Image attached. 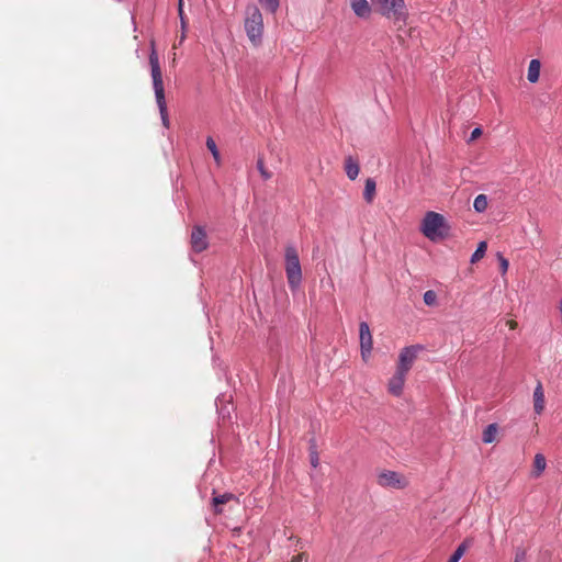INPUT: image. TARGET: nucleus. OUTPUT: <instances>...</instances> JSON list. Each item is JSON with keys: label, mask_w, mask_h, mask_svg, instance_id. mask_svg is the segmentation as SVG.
Returning <instances> with one entry per match:
<instances>
[{"label": "nucleus", "mask_w": 562, "mask_h": 562, "mask_svg": "<svg viewBox=\"0 0 562 562\" xmlns=\"http://www.w3.org/2000/svg\"><path fill=\"white\" fill-rule=\"evenodd\" d=\"M151 50L149 54L150 75L153 79V88L155 92L156 102L159 109L161 121L165 127H169V117L167 103L165 98V88L162 80V71L159 65V57L155 48V42L150 43Z\"/></svg>", "instance_id": "1"}, {"label": "nucleus", "mask_w": 562, "mask_h": 562, "mask_svg": "<svg viewBox=\"0 0 562 562\" xmlns=\"http://www.w3.org/2000/svg\"><path fill=\"white\" fill-rule=\"evenodd\" d=\"M244 26L250 43L254 46H260L263 36V18L257 5L246 7Z\"/></svg>", "instance_id": "2"}, {"label": "nucleus", "mask_w": 562, "mask_h": 562, "mask_svg": "<svg viewBox=\"0 0 562 562\" xmlns=\"http://www.w3.org/2000/svg\"><path fill=\"white\" fill-rule=\"evenodd\" d=\"M284 261V269L289 286L292 290H295L301 284L303 278L299 252L295 246L290 244L285 246Z\"/></svg>", "instance_id": "3"}, {"label": "nucleus", "mask_w": 562, "mask_h": 562, "mask_svg": "<svg viewBox=\"0 0 562 562\" xmlns=\"http://www.w3.org/2000/svg\"><path fill=\"white\" fill-rule=\"evenodd\" d=\"M422 233L430 240L442 238L447 235L449 226L443 215L429 211L422 222Z\"/></svg>", "instance_id": "4"}, {"label": "nucleus", "mask_w": 562, "mask_h": 562, "mask_svg": "<svg viewBox=\"0 0 562 562\" xmlns=\"http://www.w3.org/2000/svg\"><path fill=\"white\" fill-rule=\"evenodd\" d=\"M382 15L395 21H404L406 9L404 0H375Z\"/></svg>", "instance_id": "5"}, {"label": "nucleus", "mask_w": 562, "mask_h": 562, "mask_svg": "<svg viewBox=\"0 0 562 562\" xmlns=\"http://www.w3.org/2000/svg\"><path fill=\"white\" fill-rule=\"evenodd\" d=\"M422 349L423 347L419 345H413L403 348L398 356L396 370L407 374L411 368L413 367L415 360L417 359L418 352Z\"/></svg>", "instance_id": "6"}, {"label": "nucleus", "mask_w": 562, "mask_h": 562, "mask_svg": "<svg viewBox=\"0 0 562 562\" xmlns=\"http://www.w3.org/2000/svg\"><path fill=\"white\" fill-rule=\"evenodd\" d=\"M378 484L382 487L391 488H405L408 485V480L394 471H384L378 475Z\"/></svg>", "instance_id": "7"}, {"label": "nucleus", "mask_w": 562, "mask_h": 562, "mask_svg": "<svg viewBox=\"0 0 562 562\" xmlns=\"http://www.w3.org/2000/svg\"><path fill=\"white\" fill-rule=\"evenodd\" d=\"M360 331V348H361V356L364 361H367L368 357L371 353L373 340L372 335L369 328V325L366 322L360 323L359 326Z\"/></svg>", "instance_id": "8"}, {"label": "nucleus", "mask_w": 562, "mask_h": 562, "mask_svg": "<svg viewBox=\"0 0 562 562\" xmlns=\"http://www.w3.org/2000/svg\"><path fill=\"white\" fill-rule=\"evenodd\" d=\"M209 246L206 232L201 226H194L191 233V247L195 252L205 250Z\"/></svg>", "instance_id": "9"}, {"label": "nucleus", "mask_w": 562, "mask_h": 562, "mask_svg": "<svg viewBox=\"0 0 562 562\" xmlns=\"http://www.w3.org/2000/svg\"><path fill=\"white\" fill-rule=\"evenodd\" d=\"M232 502H234L236 505L239 504L238 497H236L232 493H224V494H220V495H216L215 493H213L212 506H213L214 513L216 515L222 514L224 512L223 506L226 504H229Z\"/></svg>", "instance_id": "10"}, {"label": "nucleus", "mask_w": 562, "mask_h": 562, "mask_svg": "<svg viewBox=\"0 0 562 562\" xmlns=\"http://www.w3.org/2000/svg\"><path fill=\"white\" fill-rule=\"evenodd\" d=\"M405 379L406 374L396 370L394 375L389 381L387 391L394 396H401L403 393Z\"/></svg>", "instance_id": "11"}, {"label": "nucleus", "mask_w": 562, "mask_h": 562, "mask_svg": "<svg viewBox=\"0 0 562 562\" xmlns=\"http://www.w3.org/2000/svg\"><path fill=\"white\" fill-rule=\"evenodd\" d=\"M546 400H544V391L541 382H538L535 391H533V409L535 413L540 415L544 411Z\"/></svg>", "instance_id": "12"}, {"label": "nucleus", "mask_w": 562, "mask_h": 562, "mask_svg": "<svg viewBox=\"0 0 562 562\" xmlns=\"http://www.w3.org/2000/svg\"><path fill=\"white\" fill-rule=\"evenodd\" d=\"M351 9L359 18H368L371 13V7L367 0H350Z\"/></svg>", "instance_id": "13"}, {"label": "nucleus", "mask_w": 562, "mask_h": 562, "mask_svg": "<svg viewBox=\"0 0 562 562\" xmlns=\"http://www.w3.org/2000/svg\"><path fill=\"white\" fill-rule=\"evenodd\" d=\"M345 171L350 180H355L359 175V164L351 156L345 159Z\"/></svg>", "instance_id": "14"}, {"label": "nucleus", "mask_w": 562, "mask_h": 562, "mask_svg": "<svg viewBox=\"0 0 562 562\" xmlns=\"http://www.w3.org/2000/svg\"><path fill=\"white\" fill-rule=\"evenodd\" d=\"M546 467H547V461H546L544 456L541 453H537L535 456L533 470L531 472V475L533 477H539L546 470Z\"/></svg>", "instance_id": "15"}, {"label": "nucleus", "mask_w": 562, "mask_h": 562, "mask_svg": "<svg viewBox=\"0 0 562 562\" xmlns=\"http://www.w3.org/2000/svg\"><path fill=\"white\" fill-rule=\"evenodd\" d=\"M540 61L538 59H531L528 67L527 78L530 82H537L540 76Z\"/></svg>", "instance_id": "16"}, {"label": "nucleus", "mask_w": 562, "mask_h": 562, "mask_svg": "<svg viewBox=\"0 0 562 562\" xmlns=\"http://www.w3.org/2000/svg\"><path fill=\"white\" fill-rule=\"evenodd\" d=\"M472 539H465L453 552L448 562H459V560L463 557L465 551L471 547Z\"/></svg>", "instance_id": "17"}, {"label": "nucleus", "mask_w": 562, "mask_h": 562, "mask_svg": "<svg viewBox=\"0 0 562 562\" xmlns=\"http://www.w3.org/2000/svg\"><path fill=\"white\" fill-rule=\"evenodd\" d=\"M376 183L372 178H368L364 184L363 198L368 203H371L375 196Z\"/></svg>", "instance_id": "18"}, {"label": "nucleus", "mask_w": 562, "mask_h": 562, "mask_svg": "<svg viewBox=\"0 0 562 562\" xmlns=\"http://www.w3.org/2000/svg\"><path fill=\"white\" fill-rule=\"evenodd\" d=\"M498 427L496 424H490L483 431L482 440L484 443H492L496 439Z\"/></svg>", "instance_id": "19"}, {"label": "nucleus", "mask_w": 562, "mask_h": 562, "mask_svg": "<svg viewBox=\"0 0 562 562\" xmlns=\"http://www.w3.org/2000/svg\"><path fill=\"white\" fill-rule=\"evenodd\" d=\"M206 147L211 151V154H212L215 162L217 164V166H220L222 164L221 154H220V151L217 149L215 140L211 136H209L206 138Z\"/></svg>", "instance_id": "20"}, {"label": "nucleus", "mask_w": 562, "mask_h": 562, "mask_svg": "<svg viewBox=\"0 0 562 562\" xmlns=\"http://www.w3.org/2000/svg\"><path fill=\"white\" fill-rule=\"evenodd\" d=\"M488 201L485 194H479L473 202V207L476 212L482 213L487 209Z\"/></svg>", "instance_id": "21"}, {"label": "nucleus", "mask_w": 562, "mask_h": 562, "mask_svg": "<svg viewBox=\"0 0 562 562\" xmlns=\"http://www.w3.org/2000/svg\"><path fill=\"white\" fill-rule=\"evenodd\" d=\"M486 249H487L486 241L479 243L476 250L473 252V255L471 257V262L475 263V262L480 261L485 256Z\"/></svg>", "instance_id": "22"}, {"label": "nucleus", "mask_w": 562, "mask_h": 562, "mask_svg": "<svg viewBox=\"0 0 562 562\" xmlns=\"http://www.w3.org/2000/svg\"><path fill=\"white\" fill-rule=\"evenodd\" d=\"M262 8L271 13H276L280 5V0H259Z\"/></svg>", "instance_id": "23"}, {"label": "nucleus", "mask_w": 562, "mask_h": 562, "mask_svg": "<svg viewBox=\"0 0 562 562\" xmlns=\"http://www.w3.org/2000/svg\"><path fill=\"white\" fill-rule=\"evenodd\" d=\"M257 168H258V171L260 172L261 177L265 179V180H269L271 179L272 177V173L270 171L267 170V168L265 167V162H263V159L262 158H259L257 160Z\"/></svg>", "instance_id": "24"}, {"label": "nucleus", "mask_w": 562, "mask_h": 562, "mask_svg": "<svg viewBox=\"0 0 562 562\" xmlns=\"http://www.w3.org/2000/svg\"><path fill=\"white\" fill-rule=\"evenodd\" d=\"M527 552L524 548L518 547L515 549L514 562H524L526 560Z\"/></svg>", "instance_id": "25"}, {"label": "nucleus", "mask_w": 562, "mask_h": 562, "mask_svg": "<svg viewBox=\"0 0 562 562\" xmlns=\"http://www.w3.org/2000/svg\"><path fill=\"white\" fill-rule=\"evenodd\" d=\"M436 299H437L436 293L431 290L425 292V294H424V302L426 305H429V306L434 305L436 302Z\"/></svg>", "instance_id": "26"}, {"label": "nucleus", "mask_w": 562, "mask_h": 562, "mask_svg": "<svg viewBox=\"0 0 562 562\" xmlns=\"http://www.w3.org/2000/svg\"><path fill=\"white\" fill-rule=\"evenodd\" d=\"M310 461L313 468H317L319 458L314 445L311 447Z\"/></svg>", "instance_id": "27"}, {"label": "nucleus", "mask_w": 562, "mask_h": 562, "mask_svg": "<svg viewBox=\"0 0 562 562\" xmlns=\"http://www.w3.org/2000/svg\"><path fill=\"white\" fill-rule=\"evenodd\" d=\"M498 260H499L501 272H502V274H505L508 270L509 262L501 254H498Z\"/></svg>", "instance_id": "28"}, {"label": "nucleus", "mask_w": 562, "mask_h": 562, "mask_svg": "<svg viewBox=\"0 0 562 562\" xmlns=\"http://www.w3.org/2000/svg\"><path fill=\"white\" fill-rule=\"evenodd\" d=\"M482 135V130L480 127H476L472 131L471 136L469 138V142H474Z\"/></svg>", "instance_id": "29"}, {"label": "nucleus", "mask_w": 562, "mask_h": 562, "mask_svg": "<svg viewBox=\"0 0 562 562\" xmlns=\"http://www.w3.org/2000/svg\"><path fill=\"white\" fill-rule=\"evenodd\" d=\"M178 12H179V16L181 19L182 24H184L183 1L182 0H179Z\"/></svg>", "instance_id": "30"}, {"label": "nucleus", "mask_w": 562, "mask_h": 562, "mask_svg": "<svg viewBox=\"0 0 562 562\" xmlns=\"http://www.w3.org/2000/svg\"><path fill=\"white\" fill-rule=\"evenodd\" d=\"M305 558V553L293 555L290 562H302Z\"/></svg>", "instance_id": "31"}, {"label": "nucleus", "mask_w": 562, "mask_h": 562, "mask_svg": "<svg viewBox=\"0 0 562 562\" xmlns=\"http://www.w3.org/2000/svg\"><path fill=\"white\" fill-rule=\"evenodd\" d=\"M506 325L512 330H514V329H516L518 327V323L516 321H514V319L507 321Z\"/></svg>", "instance_id": "32"}, {"label": "nucleus", "mask_w": 562, "mask_h": 562, "mask_svg": "<svg viewBox=\"0 0 562 562\" xmlns=\"http://www.w3.org/2000/svg\"><path fill=\"white\" fill-rule=\"evenodd\" d=\"M171 60L176 63V53L173 54V57H171Z\"/></svg>", "instance_id": "33"}, {"label": "nucleus", "mask_w": 562, "mask_h": 562, "mask_svg": "<svg viewBox=\"0 0 562 562\" xmlns=\"http://www.w3.org/2000/svg\"><path fill=\"white\" fill-rule=\"evenodd\" d=\"M171 60L176 63V53L173 54V57H171Z\"/></svg>", "instance_id": "34"}]
</instances>
